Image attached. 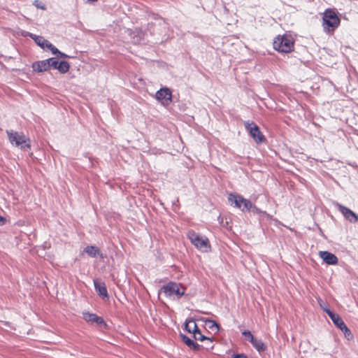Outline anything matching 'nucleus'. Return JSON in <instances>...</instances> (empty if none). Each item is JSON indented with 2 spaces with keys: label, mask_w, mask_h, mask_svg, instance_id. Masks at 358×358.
I'll return each instance as SVG.
<instances>
[{
  "label": "nucleus",
  "mask_w": 358,
  "mask_h": 358,
  "mask_svg": "<svg viewBox=\"0 0 358 358\" xmlns=\"http://www.w3.org/2000/svg\"><path fill=\"white\" fill-rule=\"evenodd\" d=\"M6 134L10 143L23 151L30 149V140L25 135L13 130H7Z\"/></svg>",
  "instance_id": "f257e3e1"
},
{
  "label": "nucleus",
  "mask_w": 358,
  "mask_h": 358,
  "mask_svg": "<svg viewBox=\"0 0 358 358\" xmlns=\"http://www.w3.org/2000/svg\"><path fill=\"white\" fill-rule=\"evenodd\" d=\"M273 48L279 52H289L294 48L293 39L287 35L278 36L274 39Z\"/></svg>",
  "instance_id": "f03ea898"
},
{
  "label": "nucleus",
  "mask_w": 358,
  "mask_h": 358,
  "mask_svg": "<svg viewBox=\"0 0 358 358\" xmlns=\"http://www.w3.org/2000/svg\"><path fill=\"white\" fill-rule=\"evenodd\" d=\"M187 237L192 244H193L200 251L207 252L210 250V243L206 237L201 236L193 231L188 232Z\"/></svg>",
  "instance_id": "7ed1b4c3"
},
{
  "label": "nucleus",
  "mask_w": 358,
  "mask_h": 358,
  "mask_svg": "<svg viewBox=\"0 0 358 358\" xmlns=\"http://www.w3.org/2000/svg\"><path fill=\"white\" fill-rule=\"evenodd\" d=\"M162 290L167 297L173 299H180L185 292V288L182 285L172 282L164 285Z\"/></svg>",
  "instance_id": "20e7f679"
},
{
  "label": "nucleus",
  "mask_w": 358,
  "mask_h": 358,
  "mask_svg": "<svg viewBox=\"0 0 358 358\" xmlns=\"http://www.w3.org/2000/svg\"><path fill=\"white\" fill-rule=\"evenodd\" d=\"M340 24V19L333 10L327 9L323 15V26L324 29L334 30Z\"/></svg>",
  "instance_id": "39448f33"
},
{
  "label": "nucleus",
  "mask_w": 358,
  "mask_h": 358,
  "mask_svg": "<svg viewBox=\"0 0 358 358\" xmlns=\"http://www.w3.org/2000/svg\"><path fill=\"white\" fill-rule=\"evenodd\" d=\"M228 200L231 206L242 211H249L252 207V204L249 200L237 194H230Z\"/></svg>",
  "instance_id": "423d86ee"
},
{
  "label": "nucleus",
  "mask_w": 358,
  "mask_h": 358,
  "mask_svg": "<svg viewBox=\"0 0 358 358\" xmlns=\"http://www.w3.org/2000/svg\"><path fill=\"white\" fill-rule=\"evenodd\" d=\"M22 35L24 36H28L31 37L36 42V43L43 49L47 48L50 50L52 52L57 51V48H55L48 40L45 39L43 36H37L27 31H23Z\"/></svg>",
  "instance_id": "0eeeda50"
},
{
  "label": "nucleus",
  "mask_w": 358,
  "mask_h": 358,
  "mask_svg": "<svg viewBox=\"0 0 358 358\" xmlns=\"http://www.w3.org/2000/svg\"><path fill=\"white\" fill-rule=\"evenodd\" d=\"M247 131L257 143H261L264 140V136L258 126L254 122H247L245 123Z\"/></svg>",
  "instance_id": "6e6552de"
},
{
  "label": "nucleus",
  "mask_w": 358,
  "mask_h": 358,
  "mask_svg": "<svg viewBox=\"0 0 358 358\" xmlns=\"http://www.w3.org/2000/svg\"><path fill=\"white\" fill-rule=\"evenodd\" d=\"M156 99L164 106H168L171 102V92L167 87L158 90L155 95Z\"/></svg>",
  "instance_id": "1a4fd4ad"
},
{
  "label": "nucleus",
  "mask_w": 358,
  "mask_h": 358,
  "mask_svg": "<svg viewBox=\"0 0 358 358\" xmlns=\"http://www.w3.org/2000/svg\"><path fill=\"white\" fill-rule=\"evenodd\" d=\"M335 206L339 210L342 215L350 222H355L358 220V216L350 209L342 206L338 203H335Z\"/></svg>",
  "instance_id": "9d476101"
},
{
  "label": "nucleus",
  "mask_w": 358,
  "mask_h": 358,
  "mask_svg": "<svg viewBox=\"0 0 358 358\" xmlns=\"http://www.w3.org/2000/svg\"><path fill=\"white\" fill-rule=\"evenodd\" d=\"M320 257L329 265H336L338 264V258L334 254L327 251L319 252Z\"/></svg>",
  "instance_id": "9b49d317"
},
{
  "label": "nucleus",
  "mask_w": 358,
  "mask_h": 358,
  "mask_svg": "<svg viewBox=\"0 0 358 358\" xmlns=\"http://www.w3.org/2000/svg\"><path fill=\"white\" fill-rule=\"evenodd\" d=\"M83 318L87 322L96 323L97 325H105L104 321L102 317L97 316L94 313L89 312H83Z\"/></svg>",
  "instance_id": "f8f14e48"
},
{
  "label": "nucleus",
  "mask_w": 358,
  "mask_h": 358,
  "mask_svg": "<svg viewBox=\"0 0 358 358\" xmlns=\"http://www.w3.org/2000/svg\"><path fill=\"white\" fill-rule=\"evenodd\" d=\"M324 311H325L327 313V315L331 319L334 324L336 325L340 329H346V325L345 324L343 320L338 315L334 313L329 308H324Z\"/></svg>",
  "instance_id": "ddd939ff"
},
{
  "label": "nucleus",
  "mask_w": 358,
  "mask_h": 358,
  "mask_svg": "<svg viewBox=\"0 0 358 358\" xmlns=\"http://www.w3.org/2000/svg\"><path fill=\"white\" fill-rule=\"evenodd\" d=\"M94 287L98 293V294L102 298V299H106L108 298V292L106 289V287L104 282L98 280H94Z\"/></svg>",
  "instance_id": "4468645a"
},
{
  "label": "nucleus",
  "mask_w": 358,
  "mask_h": 358,
  "mask_svg": "<svg viewBox=\"0 0 358 358\" xmlns=\"http://www.w3.org/2000/svg\"><path fill=\"white\" fill-rule=\"evenodd\" d=\"M32 69L37 72H43L50 69L48 59L36 62L32 64Z\"/></svg>",
  "instance_id": "2eb2a0df"
},
{
  "label": "nucleus",
  "mask_w": 358,
  "mask_h": 358,
  "mask_svg": "<svg viewBox=\"0 0 358 358\" xmlns=\"http://www.w3.org/2000/svg\"><path fill=\"white\" fill-rule=\"evenodd\" d=\"M127 32L130 36L131 42L134 43H140L143 38V34L139 29H136L134 31L127 30Z\"/></svg>",
  "instance_id": "dca6fc26"
},
{
  "label": "nucleus",
  "mask_w": 358,
  "mask_h": 358,
  "mask_svg": "<svg viewBox=\"0 0 358 358\" xmlns=\"http://www.w3.org/2000/svg\"><path fill=\"white\" fill-rule=\"evenodd\" d=\"M84 252L87 253L88 255H90L92 257H95L96 256H100L101 258H103L102 254L100 252V250L94 247V246H87L84 249Z\"/></svg>",
  "instance_id": "f3484780"
},
{
  "label": "nucleus",
  "mask_w": 358,
  "mask_h": 358,
  "mask_svg": "<svg viewBox=\"0 0 358 358\" xmlns=\"http://www.w3.org/2000/svg\"><path fill=\"white\" fill-rule=\"evenodd\" d=\"M185 329L192 334H194L197 329V325L193 320H189L186 322L185 325Z\"/></svg>",
  "instance_id": "a211bd4d"
},
{
  "label": "nucleus",
  "mask_w": 358,
  "mask_h": 358,
  "mask_svg": "<svg viewBox=\"0 0 358 358\" xmlns=\"http://www.w3.org/2000/svg\"><path fill=\"white\" fill-rule=\"evenodd\" d=\"M253 347L259 352L264 351L266 350V345L264 343L259 339L254 338L250 342Z\"/></svg>",
  "instance_id": "6ab92c4d"
},
{
  "label": "nucleus",
  "mask_w": 358,
  "mask_h": 358,
  "mask_svg": "<svg viewBox=\"0 0 358 358\" xmlns=\"http://www.w3.org/2000/svg\"><path fill=\"white\" fill-rule=\"evenodd\" d=\"M182 341L190 348L196 350L199 348V345L185 335H181Z\"/></svg>",
  "instance_id": "aec40b11"
},
{
  "label": "nucleus",
  "mask_w": 358,
  "mask_h": 358,
  "mask_svg": "<svg viewBox=\"0 0 358 358\" xmlns=\"http://www.w3.org/2000/svg\"><path fill=\"white\" fill-rule=\"evenodd\" d=\"M69 68H70V65L69 64L66 62V61H62L59 63L58 64V66H57V70L62 73H66L69 70Z\"/></svg>",
  "instance_id": "412c9836"
},
{
  "label": "nucleus",
  "mask_w": 358,
  "mask_h": 358,
  "mask_svg": "<svg viewBox=\"0 0 358 358\" xmlns=\"http://www.w3.org/2000/svg\"><path fill=\"white\" fill-rule=\"evenodd\" d=\"M205 324L206 327L210 329L212 331H219V326L218 324L213 320H206L205 321Z\"/></svg>",
  "instance_id": "4be33fe9"
},
{
  "label": "nucleus",
  "mask_w": 358,
  "mask_h": 358,
  "mask_svg": "<svg viewBox=\"0 0 358 358\" xmlns=\"http://www.w3.org/2000/svg\"><path fill=\"white\" fill-rule=\"evenodd\" d=\"M193 335H194V339H196V340L201 341H204V340H208L210 341V343H212V341L210 340V338H206V336L202 335L199 329L193 334Z\"/></svg>",
  "instance_id": "5701e85b"
},
{
  "label": "nucleus",
  "mask_w": 358,
  "mask_h": 358,
  "mask_svg": "<svg viewBox=\"0 0 358 358\" xmlns=\"http://www.w3.org/2000/svg\"><path fill=\"white\" fill-rule=\"evenodd\" d=\"M48 64H49V68L50 69V68H53L54 69H57L58 64L59 63L57 61V59L56 58H54V57L48 59Z\"/></svg>",
  "instance_id": "b1692460"
},
{
  "label": "nucleus",
  "mask_w": 358,
  "mask_h": 358,
  "mask_svg": "<svg viewBox=\"0 0 358 358\" xmlns=\"http://www.w3.org/2000/svg\"><path fill=\"white\" fill-rule=\"evenodd\" d=\"M242 334L245 337V338L251 342L255 338L251 334V332L248 330H245L242 332Z\"/></svg>",
  "instance_id": "393cba45"
},
{
  "label": "nucleus",
  "mask_w": 358,
  "mask_h": 358,
  "mask_svg": "<svg viewBox=\"0 0 358 358\" xmlns=\"http://www.w3.org/2000/svg\"><path fill=\"white\" fill-rule=\"evenodd\" d=\"M252 210V211L254 213H257V214H262L264 215H266L268 216V215L265 213V212H263L262 210H260L259 208H257V207L255 206H252V208L250 209Z\"/></svg>",
  "instance_id": "a878e982"
},
{
  "label": "nucleus",
  "mask_w": 358,
  "mask_h": 358,
  "mask_svg": "<svg viewBox=\"0 0 358 358\" xmlns=\"http://www.w3.org/2000/svg\"><path fill=\"white\" fill-rule=\"evenodd\" d=\"M341 330L344 333L345 337H347L348 339L350 338V337H352L351 331L347 327L346 329H341Z\"/></svg>",
  "instance_id": "bb28decb"
},
{
  "label": "nucleus",
  "mask_w": 358,
  "mask_h": 358,
  "mask_svg": "<svg viewBox=\"0 0 358 358\" xmlns=\"http://www.w3.org/2000/svg\"><path fill=\"white\" fill-rule=\"evenodd\" d=\"M34 5L38 8H41V10H45V6L44 4L41 3V2H39L38 1L36 0L34 2Z\"/></svg>",
  "instance_id": "cd10ccee"
},
{
  "label": "nucleus",
  "mask_w": 358,
  "mask_h": 358,
  "mask_svg": "<svg viewBox=\"0 0 358 358\" xmlns=\"http://www.w3.org/2000/svg\"><path fill=\"white\" fill-rule=\"evenodd\" d=\"M52 54L54 55H57L58 57H61V58H67V57H69L67 55L60 52L58 49H57V51L55 52H52Z\"/></svg>",
  "instance_id": "c85d7f7f"
},
{
  "label": "nucleus",
  "mask_w": 358,
  "mask_h": 358,
  "mask_svg": "<svg viewBox=\"0 0 358 358\" xmlns=\"http://www.w3.org/2000/svg\"><path fill=\"white\" fill-rule=\"evenodd\" d=\"M6 222V218L0 216V225H4Z\"/></svg>",
  "instance_id": "c756f323"
},
{
  "label": "nucleus",
  "mask_w": 358,
  "mask_h": 358,
  "mask_svg": "<svg viewBox=\"0 0 358 358\" xmlns=\"http://www.w3.org/2000/svg\"><path fill=\"white\" fill-rule=\"evenodd\" d=\"M319 304L320 306V307L324 310V308H328L325 305L324 303H323L322 301H319Z\"/></svg>",
  "instance_id": "7c9ffc66"
},
{
  "label": "nucleus",
  "mask_w": 358,
  "mask_h": 358,
  "mask_svg": "<svg viewBox=\"0 0 358 358\" xmlns=\"http://www.w3.org/2000/svg\"><path fill=\"white\" fill-rule=\"evenodd\" d=\"M234 358H248L246 356L243 355H238L234 357Z\"/></svg>",
  "instance_id": "2f4dec72"
}]
</instances>
